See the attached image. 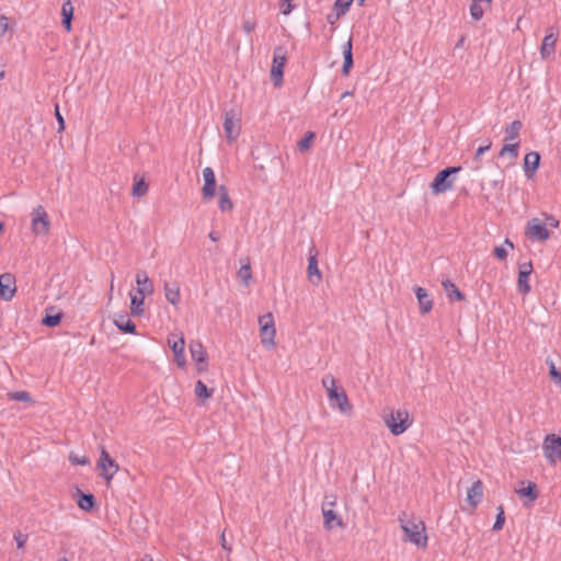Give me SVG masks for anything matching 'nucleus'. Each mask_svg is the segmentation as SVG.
I'll return each instance as SVG.
<instances>
[{"instance_id":"1","label":"nucleus","mask_w":561,"mask_h":561,"mask_svg":"<svg viewBox=\"0 0 561 561\" xmlns=\"http://www.w3.org/2000/svg\"><path fill=\"white\" fill-rule=\"evenodd\" d=\"M322 386L327 390L330 404L336 407L342 414L351 415L353 407L346 392L342 388H337L335 378L332 375H325L322 378Z\"/></svg>"},{"instance_id":"2","label":"nucleus","mask_w":561,"mask_h":561,"mask_svg":"<svg viewBox=\"0 0 561 561\" xmlns=\"http://www.w3.org/2000/svg\"><path fill=\"white\" fill-rule=\"evenodd\" d=\"M224 131L229 142H233L239 137L241 133V115L237 110L231 108L225 112Z\"/></svg>"},{"instance_id":"3","label":"nucleus","mask_w":561,"mask_h":561,"mask_svg":"<svg viewBox=\"0 0 561 561\" xmlns=\"http://www.w3.org/2000/svg\"><path fill=\"white\" fill-rule=\"evenodd\" d=\"M259 324H260V335H261V342L263 346L267 348L275 347L276 343L274 341L276 330L274 325V318L272 313L263 314L259 318Z\"/></svg>"},{"instance_id":"4","label":"nucleus","mask_w":561,"mask_h":561,"mask_svg":"<svg viewBox=\"0 0 561 561\" xmlns=\"http://www.w3.org/2000/svg\"><path fill=\"white\" fill-rule=\"evenodd\" d=\"M405 539L413 542L416 546L425 547L427 542V536L425 535V526L423 522L414 523L412 520H408L405 523L402 522L401 525Z\"/></svg>"},{"instance_id":"5","label":"nucleus","mask_w":561,"mask_h":561,"mask_svg":"<svg viewBox=\"0 0 561 561\" xmlns=\"http://www.w3.org/2000/svg\"><path fill=\"white\" fill-rule=\"evenodd\" d=\"M385 423L393 435L402 434L411 424L409 413L405 410H398L396 413L385 415Z\"/></svg>"},{"instance_id":"6","label":"nucleus","mask_w":561,"mask_h":561,"mask_svg":"<svg viewBox=\"0 0 561 561\" xmlns=\"http://www.w3.org/2000/svg\"><path fill=\"white\" fill-rule=\"evenodd\" d=\"M287 57L285 48L282 46L275 47L271 69V80L275 87H279L283 82V69Z\"/></svg>"},{"instance_id":"7","label":"nucleus","mask_w":561,"mask_h":561,"mask_svg":"<svg viewBox=\"0 0 561 561\" xmlns=\"http://www.w3.org/2000/svg\"><path fill=\"white\" fill-rule=\"evenodd\" d=\"M543 455L551 465L561 461V437L556 434L546 436L542 444Z\"/></svg>"},{"instance_id":"8","label":"nucleus","mask_w":561,"mask_h":561,"mask_svg":"<svg viewBox=\"0 0 561 561\" xmlns=\"http://www.w3.org/2000/svg\"><path fill=\"white\" fill-rule=\"evenodd\" d=\"M32 230L36 234H47L50 228L48 215L42 205L36 206L32 214Z\"/></svg>"},{"instance_id":"9","label":"nucleus","mask_w":561,"mask_h":561,"mask_svg":"<svg viewBox=\"0 0 561 561\" xmlns=\"http://www.w3.org/2000/svg\"><path fill=\"white\" fill-rule=\"evenodd\" d=\"M98 467L101 469V476L106 480L107 484L118 471V463L108 455L106 449L102 447Z\"/></svg>"},{"instance_id":"10","label":"nucleus","mask_w":561,"mask_h":561,"mask_svg":"<svg viewBox=\"0 0 561 561\" xmlns=\"http://www.w3.org/2000/svg\"><path fill=\"white\" fill-rule=\"evenodd\" d=\"M190 353L192 359L196 363L197 373H205L208 368V354L199 341H191L190 343Z\"/></svg>"},{"instance_id":"11","label":"nucleus","mask_w":561,"mask_h":561,"mask_svg":"<svg viewBox=\"0 0 561 561\" xmlns=\"http://www.w3.org/2000/svg\"><path fill=\"white\" fill-rule=\"evenodd\" d=\"M16 293L15 277L11 273L0 275V298L10 301Z\"/></svg>"},{"instance_id":"12","label":"nucleus","mask_w":561,"mask_h":561,"mask_svg":"<svg viewBox=\"0 0 561 561\" xmlns=\"http://www.w3.org/2000/svg\"><path fill=\"white\" fill-rule=\"evenodd\" d=\"M526 236L534 240L546 241L549 239V231L543 222L535 218L527 224Z\"/></svg>"},{"instance_id":"13","label":"nucleus","mask_w":561,"mask_h":561,"mask_svg":"<svg viewBox=\"0 0 561 561\" xmlns=\"http://www.w3.org/2000/svg\"><path fill=\"white\" fill-rule=\"evenodd\" d=\"M318 251L316 250V247H312L309 251V257H308V267H307V275L309 280L314 285L318 286L320 282L322 280V273L320 272L318 267Z\"/></svg>"},{"instance_id":"14","label":"nucleus","mask_w":561,"mask_h":561,"mask_svg":"<svg viewBox=\"0 0 561 561\" xmlns=\"http://www.w3.org/2000/svg\"><path fill=\"white\" fill-rule=\"evenodd\" d=\"M557 39L558 32L554 31L553 27H551L550 32L542 39V44L540 47V55L542 58H547L554 53Z\"/></svg>"},{"instance_id":"15","label":"nucleus","mask_w":561,"mask_h":561,"mask_svg":"<svg viewBox=\"0 0 561 561\" xmlns=\"http://www.w3.org/2000/svg\"><path fill=\"white\" fill-rule=\"evenodd\" d=\"M483 497V483L477 480L467 491V501L474 508L482 501Z\"/></svg>"},{"instance_id":"16","label":"nucleus","mask_w":561,"mask_h":561,"mask_svg":"<svg viewBox=\"0 0 561 561\" xmlns=\"http://www.w3.org/2000/svg\"><path fill=\"white\" fill-rule=\"evenodd\" d=\"M136 284L138 285L137 294L140 296L151 295L154 290L153 283L146 272L137 273Z\"/></svg>"},{"instance_id":"17","label":"nucleus","mask_w":561,"mask_h":561,"mask_svg":"<svg viewBox=\"0 0 561 561\" xmlns=\"http://www.w3.org/2000/svg\"><path fill=\"white\" fill-rule=\"evenodd\" d=\"M323 515L324 528L331 530L334 526L344 527V523L340 515H337L333 508L321 510Z\"/></svg>"},{"instance_id":"18","label":"nucleus","mask_w":561,"mask_h":561,"mask_svg":"<svg viewBox=\"0 0 561 561\" xmlns=\"http://www.w3.org/2000/svg\"><path fill=\"white\" fill-rule=\"evenodd\" d=\"M75 496L81 510L90 512L95 507V496L92 493H83L80 489H77Z\"/></svg>"},{"instance_id":"19","label":"nucleus","mask_w":561,"mask_h":561,"mask_svg":"<svg viewBox=\"0 0 561 561\" xmlns=\"http://www.w3.org/2000/svg\"><path fill=\"white\" fill-rule=\"evenodd\" d=\"M415 296L417 298L420 312L422 314L428 313L433 308V300L430 298L426 289L423 287H416Z\"/></svg>"},{"instance_id":"20","label":"nucleus","mask_w":561,"mask_h":561,"mask_svg":"<svg viewBox=\"0 0 561 561\" xmlns=\"http://www.w3.org/2000/svg\"><path fill=\"white\" fill-rule=\"evenodd\" d=\"M492 0H473L470 4V15L474 21L482 19L484 11L491 9Z\"/></svg>"},{"instance_id":"21","label":"nucleus","mask_w":561,"mask_h":561,"mask_svg":"<svg viewBox=\"0 0 561 561\" xmlns=\"http://www.w3.org/2000/svg\"><path fill=\"white\" fill-rule=\"evenodd\" d=\"M442 286L450 301H462L466 299V296L458 289V287L450 279H443Z\"/></svg>"},{"instance_id":"22","label":"nucleus","mask_w":561,"mask_h":561,"mask_svg":"<svg viewBox=\"0 0 561 561\" xmlns=\"http://www.w3.org/2000/svg\"><path fill=\"white\" fill-rule=\"evenodd\" d=\"M165 299L173 306H178L181 299L180 286L178 282L164 283L163 286Z\"/></svg>"},{"instance_id":"23","label":"nucleus","mask_w":561,"mask_h":561,"mask_svg":"<svg viewBox=\"0 0 561 561\" xmlns=\"http://www.w3.org/2000/svg\"><path fill=\"white\" fill-rule=\"evenodd\" d=\"M114 324L118 330H121L124 333H136V324L128 318L127 314H117L114 318Z\"/></svg>"},{"instance_id":"24","label":"nucleus","mask_w":561,"mask_h":561,"mask_svg":"<svg viewBox=\"0 0 561 561\" xmlns=\"http://www.w3.org/2000/svg\"><path fill=\"white\" fill-rule=\"evenodd\" d=\"M61 15H62V26L66 28L67 32L71 31V22L73 18V5L71 3V0H64L62 7H61Z\"/></svg>"},{"instance_id":"25","label":"nucleus","mask_w":561,"mask_h":561,"mask_svg":"<svg viewBox=\"0 0 561 561\" xmlns=\"http://www.w3.org/2000/svg\"><path fill=\"white\" fill-rule=\"evenodd\" d=\"M456 178H434L431 188L433 194H439L453 187Z\"/></svg>"},{"instance_id":"26","label":"nucleus","mask_w":561,"mask_h":561,"mask_svg":"<svg viewBox=\"0 0 561 561\" xmlns=\"http://www.w3.org/2000/svg\"><path fill=\"white\" fill-rule=\"evenodd\" d=\"M539 162H540V156L538 152L531 151V152L526 153V156L524 158L525 172L534 173L538 169Z\"/></svg>"},{"instance_id":"27","label":"nucleus","mask_w":561,"mask_h":561,"mask_svg":"<svg viewBox=\"0 0 561 561\" xmlns=\"http://www.w3.org/2000/svg\"><path fill=\"white\" fill-rule=\"evenodd\" d=\"M522 122L518 119L513 121L508 126L505 128V141H514L518 138L519 131L522 129Z\"/></svg>"},{"instance_id":"28","label":"nucleus","mask_w":561,"mask_h":561,"mask_svg":"<svg viewBox=\"0 0 561 561\" xmlns=\"http://www.w3.org/2000/svg\"><path fill=\"white\" fill-rule=\"evenodd\" d=\"M343 67L342 72L343 75H348L350 69L353 66V54H352V41L348 39L347 43L343 47Z\"/></svg>"},{"instance_id":"29","label":"nucleus","mask_w":561,"mask_h":561,"mask_svg":"<svg viewBox=\"0 0 561 561\" xmlns=\"http://www.w3.org/2000/svg\"><path fill=\"white\" fill-rule=\"evenodd\" d=\"M145 296L131 295L130 297V313L134 317H140L144 313Z\"/></svg>"},{"instance_id":"30","label":"nucleus","mask_w":561,"mask_h":561,"mask_svg":"<svg viewBox=\"0 0 561 561\" xmlns=\"http://www.w3.org/2000/svg\"><path fill=\"white\" fill-rule=\"evenodd\" d=\"M204 179H205V183L202 188L203 198L205 201H209L210 198H213L215 196V193H216V187H217L216 178H204Z\"/></svg>"},{"instance_id":"31","label":"nucleus","mask_w":561,"mask_h":561,"mask_svg":"<svg viewBox=\"0 0 561 561\" xmlns=\"http://www.w3.org/2000/svg\"><path fill=\"white\" fill-rule=\"evenodd\" d=\"M219 208L222 211L231 210L233 207V204L228 195V190L225 185H220L219 188Z\"/></svg>"},{"instance_id":"32","label":"nucleus","mask_w":561,"mask_h":561,"mask_svg":"<svg viewBox=\"0 0 561 561\" xmlns=\"http://www.w3.org/2000/svg\"><path fill=\"white\" fill-rule=\"evenodd\" d=\"M517 494L522 497H528L530 502H534L538 497V489L536 483L528 481L526 488L516 490Z\"/></svg>"},{"instance_id":"33","label":"nucleus","mask_w":561,"mask_h":561,"mask_svg":"<svg viewBox=\"0 0 561 561\" xmlns=\"http://www.w3.org/2000/svg\"><path fill=\"white\" fill-rule=\"evenodd\" d=\"M149 187V183L145 180V178H139L131 188V195L135 197H142L147 194Z\"/></svg>"},{"instance_id":"34","label":"nucleus","mask_w":561,"mask_h":561,"mask_svg":"<svg viewBox=\"0 0 561 561\" xmlns=\"http://www.w3.org/2000/svg\"><path fill=\"white\" fill-rule=\"evenodd\" d=\"M528 277H529V275L527 274V272L518 271L517 288H518V291L523 295H526L530 291V286L528 284Z\"/></svg>"},{"instance_id":"35","label":"nucleus","mask_w":561,"mask_h":561,"mask_svg":"<svg viewBox=\"0 0 561 561\" xmlns=\"http://www.w3.org/2000/svg\"><path fill=\"white\" fill-rule=\"evenodd\" d=\"M214 393V389H208L207 386L202 381L197 380L195 385V394L197 398H202L204 400L209 399Z\"/></svg>"},{"instance_id":"36","label":"nucleus","mask_w":561,"mask_h":561,"mask_svg":"<svg viewBox=\"0 0 561 561\" xmlns=\"http://www.w3.org/2000/svg\"><path fill=\"white\" fill-rule=\"evenodd\" d=\"M518 148H519L518 141H515V142L508 141L501 149L500 156L503 157L505 154H510L512 158H516L518 156Z\"/></svg>"},{"instance_id":"37","label":"nucleus","mask_w":561,"mask_h":561,"mask_svg":"<svg viewBox=\"0 0 561 561\" xmlns=\"http://www.w3.org/2000/svg\"><path fill=\"white\" fill-rule=\"evenodd\" d=\"M62 318V313L58 312L55 314L46 313L45 317L42 319V324L48 328L57 327Z\"/></svg>"},{"instance_id":"38","label":"nucleus","mask_w":561,"mask_h":561,"mask_svg":"<svg viewBox=\"0 0 561 561\" xmlns=\"http://www.w3.org/2000/svg\"><path fill=\"white\" fill-rule=\"evenodd\" d=\"M546 363L549 366V375L553 382L558 386H561V373L557 369L553 360L551 358H547Z\"/></svg>"},{"instance_id":"39","label":"nucleus","mask_w":561,"mask_h":561,"mask_svg":"<svg viewBox=\"0 0 561 561\" xmlns=\"http://www.w3.org/2000/svg\"><path fill=\"white\" fill-rule=\"evenodd\" d=\"M313 138H314V133L312 131H308L305 134L304 138H301L298 142H297V147L300 151H306L310 148L312 141H313Z\"/></svg>"},{"instance_id":"40","label":"nucleus","mask_w":561,"mask_h":561,"mask_svg":"<svg viewBox=\"0 0 561 561\" xmlns=\"http://www.w3.org/2000/svg\"><path fill=\"white\" fill-rule=\"evenodd\" d=\"M238 276L245 286L249 285V280L252 278L251 266L249 262L240 267L238 271Z\"/></svg>"},{"instance_id":"41","label":"nucleus","mask_w":561,"mask_h":561,"mask_svg":"<svg viewBox=\"0 0 561 561\" xmlns=\"http://www.w3.org/2000/svg\"><path fill=\"white\" fill-rule=\"evenodd\" d=\"M168 344L170 345L171 350L173 351V354L184 353L185 341H184L183 336H180L178 340H171V337H169Z\"/></svg>"},{"instance_id":"42","label":"nucleus","mask_w":561,"mask_h":561,"mask_svg":"<svg viewBox=\"0 0 561 561\" xmlns=\"http://www.w3.org/2000/svg\"><path fill=\"white\" fill-rule=\"evenodd\" d=\"M8 397L10 400H14V401H22V402L32 401L30 393L26 391L10 392V393H8Z\"/></svg>"},{"instance_id":"43","label":"nucleus","mask_w":561,"mask_h":561,"mask_svg":"<svg viewBox=\"0 0 561 561\" xmlns=\"http://www.w3.org/2000/svg\"><path fill=\"white\" fill-rule=\"evenodd\" d=\"M504 523H505L504 508H503V506H499L497 507L496 518H495V522L493 524L492 529L493 530H501L503 528V526H504Z\"/></svg>"},{"instance_id":"44","label":"nucleus","mask_w":561,"mask_h":561,"mask_svg":"<svg viewBox=\"0 0 561 561\" xmlns=\"http://www.w3.org/2000/svg\"><path fill=\"white\" fill-rule=\"evenodd\" d=\"M354 0H335L334 11H339V14H345Z\"/></svg>"},{"instance_id":"45","label":"nucleus","mask_w":561,"mask_h":561,"mask_svg":"<svg viewBox=\"0 0 561 561\" xmlns=\"http://www.w3.org/2000/svg\"><path fill=\"white\" fill-rule=\"evenodd\" d=\"M69 461L72 465H80V466H85V465L90 463V459L87 456L79 457L75 453L69 454Z\"/></svg>"},{"instance_id":"46","label":"nucleus","mask_w":561,"mask_h":561,"mask_svg":"<svg viewBox=\"0 0 561 561\" xmlns=\"http://www.w3.org/2000/svg\"><path fill=\"white\" fill-rule=\"evenodd\" d=\"M335 504H336V496L335 495H333V494L325 495L324 500H323V503H322V506H321V510L333 508V506H335Z\"/></svg>"},{"instance_id":"47","label":"nucleus","mask_w":561,"mask_h":561,"mask_svg":"<svg viewBox=\"0 0 561 561\" xmlns=\"http://www.w3.org/2000/svg\"><path fill=\"white\" fill-rule=\"evenodd\" d=\"M493 255L503 261L507 257V251L506 249L503 247V245H500V247H495L494 250H493Z\"/></svg>"},{"instance_id":"48","label":"nucleus","mask_w":561,"mask_h":561,"mask_svg":"<svg viewBox=\"0 0 561 561\" xmlns=\"http://www.w3.org/2000/svg\"><path fill=\"white\" fill-rule=\"evenodd\" d=\"M55 115H56V119H57V123H58V131H62L65 129V119L62 117V115L60 114L59 112V105L56 104L55 105Z\"/></svg>"},{"instance_id":"49","label":"nucleus","mask_w":561,"mask_h":561,"mask_svg":"<svg viewBox=\"0 0 561 561\" xmlns=\"http://www.w3.org/2000/svg\"><path fill=\"white\" fill-rule=\"evenodd\" d=\"M14 540L16 541V546L19 549L23 548L26 540H27V536L26 535H23L21 533H16L14 535Z\"/></svg>"},{"instance_id":"50","label":"nucleus","mask_w":561,"mask_h":561,"mask_svg":"<svg viewBox=\"0 0 561 561\" xmlns=\"http://www.w3.org/2000/svg\"><path fill=\"white\" fill-rule=\"evenodd\" d=\"M459 171V168L456 167H448L445 168L436 173V175H454Z\"/></svg>"},{"instance_id":"51","label":"nucleus","mask_w":561,"mask_h":561,"mask_svg":"<svg viewBox=\"0 0 561 561\" xmlns=\"http://www.w3.org/2000/svg\"><path fill=\"white\" fill-rule=\"evenodd\" d=\"M220 546H221V548H222L225 551H227L228 553H230V552L232 551L231 546H229V545L227 543V540H226V530H224V531L221 533V536H220Z\"/></svg>"},{"instance_id":"52","label":"nucleus","mask_w":561,"mask_h":561,"mask_svg":"<svg viewBox=\"0 0 561 561\" xmlns=\"http://www.w3.org/2000/svg\"><path fill=\"white\" fill-rule=\"evenodd\" d=\"M490 148H491V141L488 140L485 145H482V146L478 147V149L476 151V158L478 159L484 152L489 151Z\"/></svg>"},{"instance_id":"53","label":"nucleus","mask_w":561,"mask_h":561,"mask_svg":"<svg viewBox=\"0 0 561 561\" xmlns=\"http://www.w3.org/2000/svg\"><path fill=\"white\" fill-rule=\"evenodd\" d=\"M8 18L4 15H0V36L4 35L8 31Z\"/></svg>"},{"instance_id":"54","label":"nucleus","mask_w":561,"mask_h":561,"mask_svg":"<svg viewBox=\"0 0 561 561\" xmlns=\"http://www.w3.org/2000/svg\"><path fill=\"white\" fill-rule=\"evenodd\" d=\"M242 28L247 34H250L255 28V23L253 21L247 20L243 22Z\"/></svg>"},{"instance_id":"55","label":"nucleus","mask_w":561,"mask_h":561,"mask_svg":"<svg viewBox=\"0 0 561 561\" xmlns=\"http://www.w3.org/2000/svg\"><path fill=\"white\" fill-rule=\"evenodd\" d=\"M343 14H339V11H334L333 13L328 14L327 21L329 24L333 25Z\"/></svg>"},{"instance_id":"56","label":"nucleus","mask_w":561,"mask_h":561,"mask_svg":"<svg viewBox=\"0 0 561 561\" xmlns=\"http://www.w3.org/2000/svg\"><path fill=\"white\" fill-rule=\"evenodd\" d=\"M174 360L176 363V365L179 367H184L185 366V356H184V353H176L174 354Z\"/></svg>"},{"instance_id":"57","label":"nucleus","mask_w":561,"mask_h":561,"mask_svg":"<svg viewBox=\"0 0 561 561\" xmlns=\"http://www.w3.org/2000/svg\"><path fill=\"white\" fill-rule=\"evenodd\" d=\"M519 271L527 272V274L530 275L531 272H533V264H531V262H527V263L520 264L519 265Z\"/></svg>"},{"instance_id":"58","label":"nucleus","mask_w":561,"mask_h":561,"mask_svg":"<svg viewBox=\"0 0 561 561\" xmlns=\"http://www.w3.org/2000/svg\"><path fill=\"white\" fill-rule=\"evenodd\" d=\"M285 1L288 2V7L287 8L282 7V13L283 14H289L290 11H291L290 0H285Z\"/></svg>"},{"instance_id":"59","label":"nucleus","mask_w":561,"mask_h":561,"mask_svg":"<svg viewBox=\"0 0 561 561\" xmlns=\"http://www.w3.org/2000/svg\"><path fill=\"white\" fill-rule=\"evenodd\" d=\"M549 220V225L557 228L559 226V221L557 219H554L553 217H549L548 218Z\"/></svg>"},{"instance_id":"60","label":"nucleus","mask_w":561,"mask_h":561,"mask_svg":"<svg viewBox=\"0 0 561 561\" xmlns=\"http://www.w3.org/2000/svg\"><path fill=\"white\" fill-rule=\"evenodd\" d=\"M203 175H214V171L211 168L207 167L203 170Z\"/></svg>"},{"instance_id":"61","label":"nucleus","mask_w":561,"mask_h":561,"mask_svg":"<svg viewBox=\"0 0 561 561\" xmlns=\"http://www.w3.org/2000/svg\"><path fill=\"white\" fill-rule=\"evenodd\" d=\"M208 237L211 241H217L219 239L218 234L215 231L209 232Z\"/></svg>"},{"instance_id":"62","label":"nucleus","mask_w":561,"mask_h":561,"mask_svg":"<svg viewBox=\"0 0 561 561\" xmlns=\"http://www.w3.org/2000/svg\"><path fill=\"white\" fill-rule=\"evenodd\" d=\"M504 243L508 245L511 249H514V244L508 238L505 239Z\"/></svg>"},{"instance_id":"63","label":"nucleus","mask_w":561,"mask_h":561,"mask_svg":"<svg viewBox=\"0 0 561 561\" xmlns=\"http://www.w3.org/2000/svg\"><path fill=\"white\" fill-rule=\"evenodd\" d=\"M142 561H153V559L149 556H145V558L142 559Z\"/></svg>"},{"instance_id":"64","label":"nucleus","mask_w":561,"mask_h":561,"mask_svg":"<svg viewBox=\"0 0 561 561\" xmlns=\"http://www.w3.org/2000/svg\"><path fill=\"white\" fill-rule=\"evenodd\" d=\"M58 561H69L66 557L59 558Z\"/></svg>"}]
</instances>
